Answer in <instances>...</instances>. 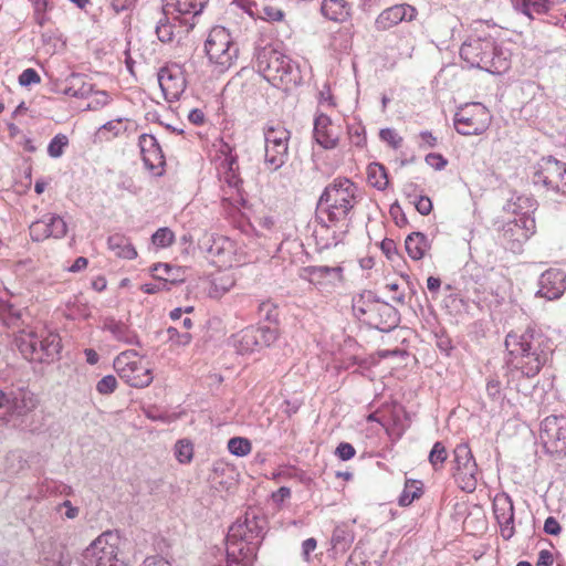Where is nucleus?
<instances>
[{"label": "nucleus", "instance_id": "nucleus-1", "mask_svg": "<svg viewBox=\"0 0 566 566\" xmlns=\"http://www.w3.org/2000/svg\"><path fill=\"white\" fill-rule=\"evenodd\" d=\"M504 343L510 365L528 378L538 375L554 352L552 339L533 326L522 333L510 332Z\"/></svg>", "mask_w": 566, "mask_h": 566}, {"label": "nucleus", "instance_id": "nucleus-2", "mask_svg": "<svg viewBox=\"0 0 566 566\" xmlns=\"http://www.w3.org/2000/svg\"><path fill=\"white\" fill-rule=\"evenodd\" d=\"M357 186L348 178L339 177L325 187L316 207V220L326 218L336 224L345 221L357 203Z\"/></svg>", "mask_w": 566, "mask_h": 566}, {"label": "nucleus", "instance_id": "nucleus-3", "mask_svg": "<svg viewBox=\"0 0 566 566\" xmlns=\"http://www.w3.org/2000/svg\"><path fill=\"white\" fill-rule=\"evenodd\" d=\"M460 56L471 67L491 74H502L510 67L506 54L491 35L469 36L460 48Z\"/></svg>", "mask_w": 566, "mask_h": 566}, {"label": "nucleus", "instance_id": "nucleus-4", "mask_svg": "<svg viewBox=\"0 0 566 566\" xmlns=\"http://www.w3.org/2000/svg\"><path fill=\"white\" fill-rule=\"evenodd\" d=\"M255 67L274 87L289 91L301 83L298 66L282 52L265 46L256 51Z\"/></svg>", "mask_w": 566, "mask_h": 566}, {"label": "nucleus", "instance_id": "nucleus-5", "mask_svg": "<svg viewBox=\"0 0 566 566\" xmlns=\"http://www.w3.org/2000/svg\"><path fill=\"white\" fill-rule=\"evenodd\" d=\"M353 310L360 319L380 332L388 333L400 322L398 310L391 304L376 298L370 291L354 300Z\"/></svg>", "mask_w": 566, "mask_h": 566}, {"label": "nucleus", "instance_id": "nucleus-6", "mask_svg": "<svg viewBox=\"0 0 566 566\" xmlns=\"http://www.w3.org/2000/svg\"><path fill=\"white\" fill-rule=\"evenodd\" d=\"M205 51L209 62L218 73L228 71L237 61L239 46L224 27H214L210 30L205 42Z\"/></svg>", "mask_w": 566, "mask_h": 566}, {"label": "nucleus", "instance_id": "nucleus-7", "mask_svg": "<svg viewBox=\"0 0 566 566\" xmlns=\"http://www.w3.org/2000/svg\"><path fill=\"white\" fill-rule=\"evenodd\" d=\"M451 474L463 492L472 493L476 490L480 471L468 443L454 448Z\"/></svg>", "mask_w": 566, "mask_h": 566}, {"label": "nucleus", "instance_id": "nucleus-8", "mask_svg": "<svg viewBox=\"0 0 566 566\" xmlns=\"http://www.w3.org/2000/svg\"><path fill=\"white\" fill-rule=\"evenodd\" d=\"M118 536L113 532L101 534L82 554V566H128L117 558Z\"/></svg>", "mask_w": 566, "mask_h": 566}, {"label": "nucleus", "instance_id": "nucleus-9", "mask_svg": "<svg viewBox=\"0 0 566 566\" xmlns=\"http://www.w3.org/2000/svg\"><path fill=\"white\" fill-rule=\"evenodd\" d=\"M290 138L291 132L281 125L264 128V165L270 171H276L286 163Z\"/></svg>", "mask_w": 566, "mask_h": 566}, {"label": "nucleus", "instance_id": "nucleus-10", "mask_svg": "<svg viewBox=\"0 0 566 566\" xmlns=\"http://www.w3.org/2000/svg\"><path fill=\"white\" fill-rule=\"evenodd\" d=\"M277 328L273 326H250L231 337L239 354H249L272 345L277 338Z\"/></svg>", "mask_w": 566, "mask_h": 566}, {"label": "nucleus", "instance_id": "nucleus-11", "mask_svg": "<svg viewBox=\"0 0 566 566\" xmlns=\"http://www.w3.org/2000/svg\"><path fill=\"white\" fill-rule=\"evenodd\" d=\"M163 12L170 14L179 23L184 33H189L197 24L208 0H163Z\"/></svg>", "mask_w": 566, "mask_h": 566}, {"label": "nucleus", "instance_id": "nucleus-12", "mask_svg": "<svg viewBox=\"0 0 566 566\" xmlns=\"http://www.w3.org/2000/svg\"><path fill=\"white\" fill-rule=\"evenodd\" d=\"M489 122L490 115L488 109L479 103L461 108L455 113L453 119L455 130L464 136L484 133L489 126Z\"/></svg>", "mask_w": 566, "mask_h": 566}, {"label": "nucleus", "instance_id": "nucleus-13", "mask_svg": "<svg viewBox=\"0 0 566 566\" xmlns=\"http://www.w3.org/2000/svg\"><path fill=\"white\" fill-rule=\"evenodd\" d=\"M132 356H140L138 352L132 349L120 353L114 360V367L119 377L130 387L144 388L151 384L153 374L149 368L139 365L136 361H129Z\"/></svg>", "mask_w": 566, "mask_h": 566}, {"label": "nucleus", "instance_id": "nucleus-14", "mask_svg": "<svg viewBox=\"0 0 566 566\" xmlns=\"http://www.w3.org/2000/svg\"><path fill=\"white\" fill-rule=\"evenodd\" d=\"M541 439L554 452L566 454V416L546 417L541 424Z\"/></svg>", "mask_w": 566, "mask_h": 566}, {"label": "nucleus", "instance_id": "nucleus-15", "mask_svg": "<svg viewBox=\"0 0 566 566\" xmlns=\"http://www.w3.org/2000/svg\"><path fill=\"white\" fill-rule=\"evenodd\" d=\"M29 230L31 239L41 242L49 238H64L67 233V224L61 216L46 213L41 219L32 222Z\"/></svg>", "mask_w": 566, "mask_h": 566}, {"label": "nucleus", "instance_id": "nucleus-16", "mask_svg": "<svg viewBox=\"0 0 566 566\" xmlns=\"http://www.w3.org/2000/svg\"><path fill=\"white\" fill-rule=\"evenodd\" d=\"M138 146L140 148V154L146 169L151 171L155 176H161L164 174L166 160L161 147L155 136L150 134H142L139 136Z\"/></svg>", "mask_w": 566, "mask_h": 566}, {"label": "nucleus", "instance_id": "nucleus-17", "mask_svg": "<svg viewBox=\"0 0 566 566\" xmlns=\"http://www.w3.org/2000/svg\"><path fill=\"white\" fill-rule=\"evenodd\" d=\"M493 513L500 526L501 536L509 541L515 534L514 504L507 493L497 494L493 501Z\"/></svg>", "mask_w": 566, "mask_h": 566}, {"label": "nucleus", "instance_id": "nucleus-18", "mask_svg": "<svg viewBox=\"0 0 566 566\" xmlns=\"http://www.w3.org/2000/svg\"><path fill=\"white\" fill-rule=\"evenodd\" d=\"M417 9L408 3L391 6L382 10L375 21V28L378 31H387L400 22H410L416 19Z\"/></svg>", "mask_w": 566, "mask_h": 566}, {"label": "nucleus", "instance_id": "nucleus-19", "mask_svg": "<svg viewBox=\"0 0 566 566\" xmlns=\"http://www.w3.org/2000/svg\"><path fill=\"white\" fill-rule=\"evenodd\" d=\"M314 138L324 149H334L338 146L340 129L335 126L329 116L319 113L314 119Z\"/></svg>", "mask_w": 566, "mask_h": 566}, {"label": "nucleus", "instance_id": "nucleus-20", "mask_svg": "<svg viewBox=\"0 0 566 566\" xmlns=\"http://www.w3.org/2000/svg\"><path fill=\"white\" fill-rule=\"evenodd\" d=\"M340 266L310 265L302 269L300 276L319 289L334 286L342 280Z\"/></svg>", "mask_w": 566, "mask_h": 566}, {"label": "nucleus", "instance_id": "nucleus-21", "mask_svg": "<svg viewBox=\"0 0 566 566\" xmlns=\"http://www.w3.org/2000/svg\"><path fill=\"white\" fill-rule=\"evenodd\" d=\"M538 285L536 296L548 301L557 300L566 290V274L560 270L549 269L541 275Z\"/></svg>", "mask_w": 566, "mask_h": 566}, {"label": "nucleus", "instance_id": "nucleus-22", "mask_svg": "<svg viewBox=\"0 0 566 566\" xmlns=\"http://www.w3.org/2000/svg\"><path fill=\"white\" fill-rule=\"evenodd\" d=\"M61 348L62 345L59 334L45 328L36 331L34 361H52L59 356Z\"/></svg>", "mask_w": 566, "mask_h": 566}, {"label": "nucleus", "instance_id": "nucleus-23", "mask_svg": "<svg viewBox=\"0 0 566 566\" xmlns=\"http://www.w3.org/2000/svg\"><path fill=\"white\" fill-rule=\"evenodd\" d=\"M158 83L166 98H178L186 90V78L180 67H163Z\"/></svg>", "mask_w": 566, "mask_h": 566}, {"label": "nucleus", "instance_id": "nucleus-24", "mask_svg": "<svg viewBox=\"0 0 566 566\" xmlns=\"http://www.w3.org/2000/svg\"><path fill=\"white\" fill-rule=\"evenodd\" d=\"M102 331L108 332L114 340L129 346H142L137 333L126 323L116 319L113 316H106L102 319Z\"/></svg>", "mask_w": 566, "mask_h": 566}, {"label": "nucleus", "instance_id": "nucleus-25", "mask_svg": "<svg viewBox=\"0 0 566 566\" xmlns=\"http://www.w3.org/2000/svg\"><path fill=\"white\" fill-rule=\"evenodd\" d=\"M207 243L209 245L206 251L213 263L220 266H231L234 244L230 239L223 235H210L207 238Z\"/></svg>", "mask_w": 566, "mask_h": 566}, {"label": "nucleus", "instance_id": "nucleus-26", "mask_svg": "<svg viewBox=\"0 0 566 566\" xmlns=\"http://www.w3.org/2000/svg\"><path fill=\"white\" fill-rule=\"evenodd\" d=\"M557 159L553 156L544 157L533 174L532 182L534 186H542L546 192L553 195V186L555 179L560 175L558 170Z\"/></svg>", "mask_w": 566, "mask_h": 566}, {"label": "nucleus", "instance_id": "nucleus-27", "mask_svg": "<svg viewBox=\"0 0 566 566\" xmlns=\"http://www.w3.org/2000/svg\"><path fill=\"white\" fill-rule=\"evenodd\" d=\"M316 221L318 227L314 230V237L322 249L336 247L343 241L346 233L345 231L331 230L334 224L331 223L327 218L324 221Z\"/></svg>", "mask_w": 566, "mask_h": 566}, {"label": "nucleus", "instance_id": "nucleus-28", "mask_svg": "<svg viewBox=\"0 0 566 566\" xmlns=\"http://www.w3.org/2000/svg\"><path fill=\"white\" fill-rule=\"evenodd\" d=\"M322 14L334 22H346L350 18L352 7L346 0H323Z\"/></svg>", "mask_w": 566, "mask_h": 566}, {"label": "nucleus", "instance_id": "nucleus-29", "mask_svg": "<svg viewBox=\"0 0 566 566\" xmlns=\"http://www.w3.org/2000/svg\"><path fill=\"white\" fill-rule=\"evenodd\" d=\"M501 237L507 249L513 252H520L523 244L527 241L525 234H523V230H521L514 220L509 221L503 226Z\"/></svg>", "mask_w": 566, "mask_h": 566}, {"label": "nucleus", "instance_id": "nucleus-30", "mask_svg": "<svg viewBox=\"0 0 566 566\" xmlns=\"http://www.w3.org/2000/svg\"><path fill=\"white\" fill-rule=\"evenodd\" d=\"M405 249L412 260L418 261L430 249V243L422 232H412L406 238Z\"/></svg>", "mask_w": 566, "mask_h": 566}, {"label": "nucleus", "instance_id": "nucleus-31", "mask_svg": "<svg viewBox=\"0 0 566 566\" xmlns=\"http://www.w3.org/2000/svg\"><path fill=\"white\" fill-rule=\"evenodd\" d=\"M108 248L119 258L133 260L137 256V251L129 239L123 234L115 233L108 237Z\"/></svg>", "mask_w": 566, "mask_h": 566}, {"label": "nucleus", "instance_id": "nucleus-32", "mask_svg": "<svg viewBox=\"0 0 566 566\" xmlns=\"http://www.w3.org/2000/svg\"><path fill=\"white\" fill-rule=\"evenodd\" d=\"M156 34L158 40L166 43L171 42L176 34H185L179 28V23L172 21L170 14H165L163 12V18H160L156 25Z\"/></svg>", "mask_w": 566, "mask_h": 566}, {"label": "nucleus", "instance_id": "nucleus-33", "mask_svg": "<svg viewBox=\"0 0 566 566\" xmlns=\"http://www.w3.org/2000/svg\"><path fill=\"white\" fill-rule=\"evenodd\" d=\"M17 346L24 358L34 361L36 331L22 332L15 339Z\"/></svg>", "mask_w": 566, "mask_h": 566}, {"label": "nucleus", "instance_id": "nucleus-34", "mask_svg": "<svg viewBox=\"0 0 566 566\" xmlns=\"http://www.w3.org/2000/svg\"><path fill=\"white\" fill-rule=\"evenodd\" d=\"M551 4V0H516V11L532 19L533 13L543 14L547 12Z\"/></svg>", "mask_w": 566, "mask_h": 566}, {"label": "nucleus", "instance_id": "nucleus-35", "mask_svg": "<svg viewBox=\"0 0 566 566\" xmlns=\"http://www.w3.org/2000/svg\"><path fill=\"white\" fill-rule=\"evenodd\" d=\"M535 201L526 196L513 193L512 197L507 200L503 209L507 212H512L514 214L521 216L524 213V209H535ZM527 213V211H525Z\"/></svg>", "mask_w": 566, "mask_h": 566}, {"label": "nucleus", "instance_id": "nucleus-36", "mask_svg": "<svg viewBox=\"0 0 566 566\" xmlns=\"http://www.w3.org/2000/svg\"><path fill=\"white\" fill-rule=\"evenodd\" d=\"M354 536L346 526H336L333 531L331 543L336 552H345L353 543Z\"/></svg>", "mask_w": 566, "mask_h": 566}, {"label": "nucleus", "instance_id": "nucleus-37", "mask_svg": "<svg viewBox=\"0 0 566 566\" xmlns=\"http://www.w3.org/2000/svg\"><path fill=\"white\" fill-rule=\"evenodd\" d=\"M367 178L369 184L378 190H385L388 186L387 170L381 164H370L368 166Z\"/></svg>", "mask_w": 566, "mask_h": 566}, {"label": "nucleus", "instance_id": "nucleus-38", "mask_svg": "<svg viewBox=\"0 0 566 566\" xmlns=\"http://www.w3.org/2000/svg\"><path fill=\"white\" fill-rule=\"evenodd\" d=\"M422 495V483L417 480H407L405 489L398 499L400 506H408Z\"/></svg>", "mask_w": 566, "mask_h": 566}, {"label": "nucleus", "instance_id": "nucleus-39", "mask_svg": "<svg viewBox=\"0 0 566 566\" xmlns=\"http://www.w3.org/2000/svg\"><path fill=\"white\" fill-rule=\"evenodd\" d=\"M448 459V451L441 441H437L428 457L429 463L432 469L438 472L443 469V465Z\"/></svg>", "mask_w": 566, "mask_h": 566}, {"label": "nucleus", "instance_id": "nucleus-40", "mask_svg": "<svg viewBox=\"0 0 566 566\" xmlns=\"http://www.w3.org/2000/svg\"><path fill=\"white\" fill-rule=\"evenodd\" d=\"M258 312H259L260 319H263L264 322L268 323L266 326L276 327L279 312H277V306L273 302H271V301L262 302L259 305ZM260 325L263 326L262 324H260Z\"/></svg>", "mask_w": 566, "mask_h": 566}, {"label": "nucleus", "instance_id": "nucleus-41", "mask_svg": "<svg viewBox=\"0 0 566 566\" xmlns=\"http://www.w3.org/2000/svg\"><path fill=\"white\" fill-rule=\"evenodd\" d=\"M228 450L233 455L245 457L251 452L252 444L247 438L234 437L228 441Z\"/></svg>", "mask_w": 566, "mask_h": 566}, {"label": "nucleus", "instance_id": "nucleus-42", "mask_svg": "<svg viewBox=\"0 0 566 566\" xmlns=\"http://www.w3.org/2000/svg\"><path fill=\"white\" fill-rule=\"evenodd\" d=\"M176 459L182 463H189L193 457V446L189 440H178L175 444Z\"/></svg>", "mask_w": 566, "mask_h": 566}, {"label": "nucleus", "instance_id": "nucleus-43", "mask_svg": "<svg viewBox=\"0 0 566 566\" xmlns=\"http://www.w3.org/2000/svg\"><path fill=\"white\" fill-rule=\"evenodd\" d=\"M69 145V138L64 134H57L55 135L48 146V154L52 158H60L63 153L64 148Z\"/></svg>", "mask_w": 566, "mask_h": 566}, {"label": "nucleus", "instance_id": "nucleus-44", "mask_svg": "<svg viewBox=\"0 0 566 566\" xmlns=\"http://www.w3.org/2000/svg\"><path fill=\"white\" fill-rule=\"evenodd\" d=\"M175 234L169 228H159L153 235V244L158 248L170 247L174 242Z\"/></svg>", "mask_w": 566, "mask_h": 566}, {"label": "nucleus", "instance_id": "nucleus-45", "mask_svg": "<svg viewBox=\"0 0 566 566\" xmlns=\"http://www.w3.org/2000/svg\"><path fill=\"white\" fill-rule=\"evenodd\" d=\"M151 271L154 272V277L163 281L164 283L176 281L174 275L175 268L168 263L155 264Z\"/></svg>", "mask_w": 566, "mask_h": 566}, {"label": "nucleus", "instance_id": "nucleus-46", "mask_svg": "<svg viewBox=\"0 0 566 566\" xmlns=\"http://www.w3.org/2000/svg\"><path fill=\"white\" fill-rule=\"evenodd\" d=\"M514 221L518 224L521 230H523V234H525L526 240L535 233L536 222L534 217L528 213H522L518 218L514 219Z\"/></svg>", "mask_w": 566, "mask_h": 566}, {"label": "nucleus", "instance_id": "nucleus-47", "mask_svg": "<svg viewBox=\"0 0 566 566\" xmlns=\"http://www.w3.org/2000/svg\"><path fill=\"white\" fill-rule=\"evenodd\" d=\"M557 166L559 168L558 170L560 171V175L557 179H555L553 186V195L566 198V163L557 159Z\"/></svg>", "mask_w": 566, "mask_h": 566}, {"label": "nucleus", "instance_id": "nucleus-48", "mask_svg": "<svg viewBox=\"0 0 566 566\" xmlns=\"http://www.w3.org/2000/svg\"><path fill=\"white\" fill-rule=\"evenodd\" d=\"M166 334L169 342L179 346H187L192 340V335L189 332L180 333L176 327H168Z\"/></svg>", "mask_w": 566, "mask_h": 566}, {"label": "nucleus", "instance_id": "nucleus-49", "mask_svg": "<svg viewBox=\"0 0 566 566\" xmlns=\"http://www.w3.org/2000/svg\"><path fill=\"white\" fill-rule=\"evenodd\" d=\"M379 137L382 142L390 145L394 149H398L402 145V137L399 136L394 128L380 129Z\"/></svg>", "mask_w": 566, "mask_h": 566}, {"label": "nucleus", "instance_id": "nucleus-50", "mask_svg": "<svg viewBox=\"0 0 566 566\" xmlns=\"http://www.w3.org/2000/svg\"><path fill=\"white\" fill-rule=\"evenodd\" d=\"M116 388H117V379L113 375L104 376L96 384V390L101 395H109V394L114 392Z\"/></svg>", "mask_w": 566, "mask_h": 566}, {"label": "nucleus", "instance_id": "nucleus-51", "mask_svg": "<svg viewBox=\"0 0 566 566\" xmlns=\"http://www.w3.org/2000/svg\"><path fill=\"white\" fill-rule=\"evenodd\" d=\"M41 82V77L34 69H25L19 75V84L21 86H29Z\"/></svg>", "mask_w": 566, "mask_h": 566}, {"label": "nucleus", "instance_id": "nucleus-52", "mask_svg": "<svg viewBox=\"0 0 566 566\" xmlns=\"http://www.w3.org/2000/svg\"><path fill=\"white\" fill-rule=\"evenodd\" d=\"M48 7L46 0H35L34 1V21L43 27L48 22V17L45 14V10Z\"/></svg>", "mask_w": 566, "mask_h": 566}, {"label": "nucleus", "instance_id": "nucleus-53", "mask_svg": "<svg viewBox=\"0 0 566 566\" xmlns=\"http://www.w3.org/2000/svg\"><path fill=\"white\" fill-rule=\"evenodd\" d=\"M101 129L108 130V132L113 133L114 137H117L122 133H124L127 129V127H126L125 120L123 118H117V119L109 120V122L105 123L101 127Z\"/></svg>", "mask_w": 566, "mask_h": 566}, {"label": "nucleus", "instance_id": "nucleus-54", "mask_svg": "<svg viewBox=\"0 0 566 566\" xmlns=\"http://www.w3.org/2000/svg\"><path fill=\"white\" fill-rule=\"evenodd\" d=\"M71 556L64 549L56 551L51 559V563L45 566H71Z\"/></svg>", "mask_w": 566, "mask_h": 566}, {"label": "nucleus", "instance_id": "nucleus-55", "mask_svg": "<svg viewBox=\"0 0 566 566\" xmlns=\"http://www.w3.org/2000/svg\"><path fill=\"white\" fill-rule=\"evenodd\" d=\"M355 453V448L348 442H340L335 450V454L343 461L350 460Z\"/></svg>", "mask_w": 566, "mask_h": 566}, {"label": "nucleus", "instance_id": "nucleus-56", "mask_svg": "<svg viewBox=\"0 0 566 566\" xmlns=\"http://www.w3.org/2000/svg\"><path fill=\"white\" fill-rule=\"evenodd\" d=\"M412 202L417 211L422 216L429 214L432 210V202L427 196H419V198H416Z\"/></svg>", "mask_w": 566, "mask_h": 566}, {"label": "nucleus", "instance_id": "nucleus-57", "mask_svg": "<svg viewBox=\"0 0 566 566\" xmlns=\"http://www.w3.org/2000/svg\"><path fill=\"white\" fill-rule=\"evenodd\" d=\"M424 160L429 166L437 170H442L448 164L447 159L442 155L437 153L428 154Z\"/></svg>", "mask_w": 566, "mask_h": 566}, {"label": "nucleus", "instance_id": "nucleus-58", "mask_svg": "<svg viewBox=\"0 0 566 566\" xmlns=\"http://www.w3.org/2000/svg\"><path fill=\"white\" fill-rule=\"evenodd\" d=\"M262 18L268 21H281L284 18V12L279 8L265 6L262 9Z\"/></svg>", "mask_w": 566, "mask_h": 566}, {"label": "nucleus", "instance_id": "nucleus-59", "mask_svg": "<svg viewBox=\"0 0 566 566\" xmlns=\"http://www.w3.org/2000/svg\"><path fill=\"white\" fill-rule=\"evenodd\" d=\"M348 134H349L350 142L355 146L363 147L366 144V136H365L364 128H361V127H356V128L349 127L348 128Z\"/></svg>", "mask_w": 566, "mask_h": 566}, {"label": "nucleus", "instance_id": "nucleus-60", "mask_svg": "<svg viewBox=\"0 0 566 566\" xmlns=\"http://www.w3.org/2000/svg\"><path fill=\"white\" fill-rule=\"evenodd\" d=\"M220 151L226 155L224 161L228 165V169L230 171L238 169V159H237V156H232L231 147L228 144H223Z\"/></svg>", "mask_w": 566, "mask_h": 566}, {"label": "nucleus", "instance_id": "nucleus-61", "mask_svg": "<svg viewBox=\"0 0 566 566\" xmlns=\"http://www.w3.org/2000/svg\"><path fill=\"white\" fill-rule=\"evenodd\" d=\"M544 532L548 535H558L562 532L560 524L554 516H548L545 520Z\"/></svg>", "mask_w": 566, "mask_h": 566}, {"label": "nucleus", "instance_id": "nucleus-62", "mask_svg": "<svg viewBox=\"0 0 566 566\" xmlns=\"http://www.w3.org/2000/svg\"><path fill=\"white\" fill-rule=\"evenodd\" d=\"M486 392L493 400L501 399V382L497 379H490L486 384Z\"/></svg>", "mask_w": 566, "mask_h": 566}, {"label": "nucleus", "instance_id": "nucleus-63", "mask_svg": "<svg viewBox=\"0 0 566 566\" xmlns=\"http://www.w3.org/2000/svg\"><path fill=\"white\" fill-rule=\"evenodd\" d=\"M380 249L389 260H391L392 256L397 254L396 242L392 239H384L380 243Z\"/></svg>", "mask_w": 566, "mask_h": 566}, {"label": "nucleus", "instance_id": "nucleus-64", "mask_svg": "<svg viewBox=\"0 0 566 566\" xmlns=\"http://www.w3.org/2000/svg\"><path fill=\"white\" fill-rule=\"evenodd\" d=\"M390 214L394 217L398 227L401 228L408 223L407 218L398 203H395L390 207Z\"/></svg>", "mask_w": 566, "mask_h": 566}]
</instances>
